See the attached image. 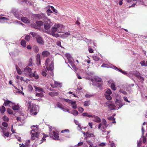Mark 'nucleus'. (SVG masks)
Masks as SVG:
<instances>
[{"label": "nucleus", "mask_w": 147, "mask_h": 147, "mask_svg": "<svg viewBox=\"0 0 147 147\" xmlns=\"http://www.w3.org/2000/svg\"><path fill=\"white\" fill-rule=\"evenodd\" d=\"M102 124H103L106 125H108L107 124V121L105 119H102Z\"/></svg>", "instance_id": "obj_52"}, {"label": "nucleus", "mask_w": 147, "mask_h": 147, "mask_svg": "<svg viewBox=\"0 0 147 147\" xmlns=\"http://www.w3.org/2000/svg\"><path fill=\"white\" fill-rule=\"evenodd\" d=\"M142 66H147V61H142L140 63Z\"/></svg>", "instance_id": "obj_28"}, {"label": "nucleus", "mask_w": 147, "mask_h": 147, "mask_svg": "<svg viewBox=\"0 0 147 147\" xmlns=\"http://www.w3.org/2000/svg\"><path fill=\"white\" fill-rule=\"evenodd\" d=\"M90 104V101H85L84 102V105L85 106H88Z\"/></svg>", "instance_id": "obj_38"}, {"label": "nucleus", "mask_w": 147, "mask_h": 147, "mask_svg": "<svg viewBox=\"0 0 147 147\" xmlns=\"http://www.w3.org/2000/svg\"><path fill=\"white\" fill-rule=\"evenodd\" d=\"M36 40L37 42L40 44H43L44 41L42 37L40 35L37 36L36 38Z\"/></svg>", "instance_id": "obj_11"}, {"label": "nucleus", "mask_w": 147, "mask_h": 147, "mask_svg": "<svg viewBox=\"0 0 147 147\" xmlns=\"http://www.w3.org/2000/svg\"><path fill=\"white\" fill-rule=\"evenodd\" d=\"M21 20L24 23H28L30 22V20L26 17H22L21 18Z\"/></svg>", "instance_id": "obj_16"}, {"label": "nucleus", "mask_w": 147, "mask_h": 147, "mask_svg": "<svg viewBox=\"0 0 147 147\" xmlns=\"http://www.w3.org/2000/svg\"><path fill=\"white\" fill-rule=\"evenodd\" d=\"M2 119L4 121H9V118L8 117L5 115L3 117Z\"/></svg>", "instance_id": "obj_29"}, {"label": "nucleus", "mask_w": 147, "mask_h": 147, "mask_svg": "<svg viewBox=\"0 0 147 147\" xmlns=\"http://www.w3.org/2000/svg\"><path fill=\"white\" fill-rule=\"evenodd\" d=\"M30 35H26L25 37V39L27 41H29L30 39Z\"/></svg>", "instance_id": "obj_48"}, {"label": "nucleus", "mask_w": 147, "mask_h": 147, "mask_svg": "<svg viewBox=\"0 0 147 147\" xmlns=\"http://www.w3.org/2000/svg\"><path fill=\"white\" fill-rule=\"evenodd\" d=\"M92 120L94 121L97 122H100L101 120L100 119L98 116L94 115Z\"/></svg>", "instance_id": "obj_15"}, {"label": "nucleus", "mask_w": 147, "mask_h": 147, "mask_svg": "<svg viewBox=\"0 0 147 147\" xmlns=\"http://www.w3.org/2000/svg\"><path fill=\"white\" fill-rule=\"evenodd\" d=\"M3 126L5 127H7L8 126V124L7 123L5 122H3L2 123Z\"/></svg>", "instance_id": "obj_49"}, {"label": "nucleus", "mask_w": 147, "mask_h": 147, "mask_svg": "<svg viewBox=\"0 0 147 147\" xmlns=\"http://www.w3.org/2000/svg\"><path fill=\"white\" fill-rule=\"evenodd\" d=\"M93 95L92 94H87L85 95V96L87 98H89L93 96Z\"/></svg>", "instance_id": "obj_47"}, {"label": "nucleus", "mask_w": 147, "mask_h": 147, "mask_svg": "<svg viewBox=\"0 0 147 147\" xmlns=\"http://www.w3.org/2000/svg\"><path fill=\"white\" fill-rule=\"evenodd\" d=\"M92 57L94 61H97L99 59V58L98 57H97L95 56H92Z\"/></svg>", "instance_id": "obj_45"}, {"label": "nucleus", "mask_w": 147, "mask_h": 147, "mask_svg": "<svg viewBox=\"0 0 147 147\" xmlns=\"http://www.w3.org/2000/svg\"><path fill=\"white\" fill-rule=\"evenodd\" d=\"M7 111L8 113L10 114H13L12 111L9 108H8L7 109Z\"/></svg>", "instance_id": "obj_42"}, {"label": "nucleus", "mask_w": 147, "mask_h": 147, "mask_svg": "<svg viewBox=\"0 0 147 147\" xmlns=\"http://www.w3.org/2000/svg\"><path fill=\"white\" fill-rule=\"evenodd\" d=\"M108 125H106L102 123L99 124L98 126V128L99 129L102 130V129H105L107 128Z\"/></svg>", "instance_id": "obj_12"}, {"label": "nucleus", "mask_w": 147, "mask_h": 147, "mask_svg": "<svg viewBox=\"0 0 147 147\" xmlns=\"http://www.w3.org/2000/svg\"><path fill=\"white\" fill-rule=\"evenodd\" d=\"M47 13H48V15L49 16L50 15V14H49V13H53V12L52 11H51L50 9H49L47 10Z\"/></svg>", "instance_id": "obj_57"}, {"label": "nucleus", "mask_w": 147, "mask_h": 147, "mask_svg": "<svg viewBox=\"0 0 147 147\" xmlns=\"http://www.w3.org/2000/svg\"><path fill=\"white\" fill-rule=\"evenodd\" d=\"M112 93V92L111 90L110 89H107L106 91L105 95H110Z\"/></svg>", "instance_id": "obj_31"}, {"label": "nucleus", "mask_w": 147, "mask_h": 147, "mask_svg": "<svg viewBox=\"0 0 147 147\" xmlns=\"http://www.w3.org/2000/svg\"><path fill=\"white\" fill-rule=\"evenodd\" d=\"M115 103L116 105L115 106L117 107V110L122 107L124 105V104L122 102L121 99H116Z\"/></svg>", "instance_id": "obj_8"}, {"label": "nucleus", "mask_w": 147, "mask_h": 147, "mask_svg": "<svg viewBox=\"0 0 147 147\" xmlns=\"http://www.w3.org/2000/svg\"><path fill=\"white\" fill-rule=\"evenodd\" d=\"M78 109L79 111L81 113L83 112L84 110V109L80 107H79L78 108Z\"/></svg>", "instance_id": "obj_51"}, {"label": "nucleus", "mask_w": 147, "mask_h": 147, "mask_svg": "<svg viewBox=\"0 0 147 147\" xmlns=\"http://www.w3.org/2000/svg\"><path fill=\"white\" fill-rule=\"evenodd\" d=\"M106 144L104 142H102L100 144H99L98 145L100 146H104Z\"/></svg>", "instance_id": "obj_54"}, {"label": "nucleus", "mask_w": 147, "mask_h": 147, "mask_svg": "<svg viewBox=\"0 0 147 147\" xmlns=\"http://www.w3.org/2000/svg\"><path fill=\"white\" fill-rule=\"evenodd\" d=\"M38 111V106L34 105H32L30 110V113L32 115H36L37 114Z\"/></svg>", "instance_id": "obj_7"}, {"label": "nucleus", "mask_w": 147, "mask_h": 147, "mask_svg": "<svg viewBox=\"0 0 147 147\" xmlns=\"http://www.w3.org/2000/svg\"><path fill=\"white\" fill-rule=\"evenodd\" d=\"M30 34L32 35L33 37H35L36 38L37 37V36H39V35L36 32H32L30 33Z\"/></svg>", "instance_id": "obj_26"}, {"label": "nucleus", "mask_w": 147, "mask_h": 147, "mask_svg": "<svg viewBox=\"0 0 147 147\" xmlns=\"http://www.w3.org/2000/svg\"><path fill=\"white\" fill-rule=\"evenodd\" d=\"M16 69L18 74L21 75L22 74V71L21 70L20 68L17 66H16Z\"/></svg>", "instance_id": "obj_21"}, {"label": "nucleus", "mask_w": 147, "mask_h": 147, "mask_svg": "<svg viewBox=\"0 0 147 147\" xmlns=\"http://www.w3.org/2000/svg\"><path fill=\"white\" fill-rule=\"evenodd\" d=\"M28 90L29 91L31 92L32 91V90H33L32 87L30 85H28Z\"/></svg>", "instance_id": "obj_41"}, {"label": "nucleus", "mask_w": 147, "mask_h": 147, "mask_svg": "<svg viewBox=\"0 0 147 147\" xmlns=\"http://www.w3.org/2000/svg\"><path fill=\"white\" fill-rule=\"evenodd\" d=\"M21 45L24 47H26V42L25 40H22L21 42Z\"/></svg>", "instance_id": "obj_36"}, {"label": "nucleus", "mask_w": 147, "mask_h": 147, "mask_svg": "<svg viewBox=\"0 0 147 147\" xmlns=\"http://www.w3.org/2000/svg\"><path fill=\"white\" fill-rule=\"evenodd\" d=\"M70 35V33H69L67 32H66L65 33L61 35V37H62L63 38H66V37H68V36H69Z\"/></svg>", "instance_id": "obj_20"}, {"label": "nucleus", "mask_w": 147, "mask_h": 147, "mask_svg": "<svg viewBox=\"0 0 147 147\" xmlns=\"http://www.w3.org/2000/svg\"><path fill=\"white\" fill-rule=\"evenodd\" d=\"M111 88L114 90H116L115 86V83H112V84L111 86Z\"/></svg>", "instance_id": "obj_40"}, {"label": "nucleus", "mask_w": 147, "mask_h": 147, "mask_svg": "<svg viewBox=\"0 0 147 147\" xmlns=\"http://www.w3.org/2000/svg\"><path fill=\"white\" fill-rule=\"evenodd\" d=\"M70 113L75 115H77L78 114V112L75 110H72Z\"/></svg>", "instance_id": "obj_25"}, {"label": "nucleus", "mask_w": 147, "mask_h": 147, "mask_svg": "<svg viewBox=\"0 0 147 147\" xmlns=\"http://www.w3.org/2000/svg\"><path fill=\"white\" fill-rule=\"evenodd\" d=\"M34 49L35 52L36 53H37L38 51V47L36 46H34Z\"/></svg>", "instance_id": "obj_46"}, {"label": "nucleus", "mask_w": 147, "mask_h": 147, "mask_svg": "<svg viewBox=\"0 0 147 147\" xmlns=\"http://www.w3.org/2000/svg\"><path fill=\"white\" fill-rule=\"evenodd\" d=\"M20 147H28V145L27 144L26 145L25 144H22L20 146Z\"/></svg>", "instance_id": "obj_59"}, {"label": "nucleus", "mask_w": 147, "mask_h": 147, "mask_svg": "<svg viewBox=\"0 0 147 147\" xmlns=\"http://www.w3.org/2000/svg\"><path fill=\"white\" fill-rule=\"evenodd\" d=\"M57 44L58 46L61 47V42L59 41H58L57 42Z\"/></svg>", "instance_id": "obj_58"}, {"label": "nucleus", "mask_w": 147, "mask_h": 147, "mask_svg": "<svg viewBox=\"0 0 147 147\" xmlns=\"http://www.w3.org/2000/svg\"><path fill=\"white\" fill-rule=\"evenodd\" d=\"M119 91L121 93L123 94L124 95H126L127 94V92L122 89H120L119 90Z\"/></svg>", "instance_id": "obj_43"}, {"label": "nucleus", "mask_w": 147, "mask_h": 147, "mask_svg": "<svg viewBox=\"0 0 147 147\" xmlns=\"http://www.w3.org/2000/svg\"><path fill=\"white\" fill-rule=\"evenodd\" d=\"M69 132V130L68 129H66L62 130L61 131V133H64L65 132Z\"/></svg>", "instance_id": "obj_53"}, {"label": "nucleus", "mask_w": 147, "mask_h": 147, "mask_svg": "<svg viewBox=\"0 0 147 147\" xmlns=\"http://www.w3.org/2000/svg\"><path fill=\"white\" fill-rule=\"evenodd\" d=\"M138 78L141 81H143L144 80L143 78L140 76Z\"/></svg>", "instance_id": "obj_56"}, {"label": "nucleus", "mask_w": 147, "mask_h": 147, "mask_svg": "<svg viewBox=\"0 0 147 147\" xmlns=\"http://www.w3.org/2000/svg\"><path fill=\"white\" fill-rule=\"evenodd\" d=\"M56 105L57 107L61 109L63 107L62 105L59 102H57V104Z\"/></svg>", "instance_id": "obj_37"}, {"label": "nucleus", "mask_w": 147, "mask_h": 147, "mask_svg": "<svg viewBox=\"0 0 147 147\" xmlns=\"http://www.w3.org/2000/svg\"><path fill=\"white\" fill-rule=\"evenodd\" d=\"M36 17L44 21V28L46 30L50 29L51 27L53 25V23L50 20L47 18L43 13L37 14L36 15Z\"/></svg>", "instance_id": "obj_3"}, {"label": "nucleus", "mask_w": 147, "mask_h": 147, "mask_svg": "<svg viewBox=\"0 0 147 147\" xmlns=\"http://www.w3.org/2000/svg\"><path fill=\"white\" fill-rule=\"evenodd\" d=\"M36 94L37 96L42 97L43 96V94L42 92L37 93Z\"/></svg>", "instance_id": "obj_32"}, {"label": "nucleus", "mask_w": 147, "mask_h": 147, "mask_svg": "<svg viewBox=\"0 0 147 147\" xmlns=\"http://www.w3.org/2000/svg\"><path fill=\"white\" fill-rule=\"evenodd\" d=\"M64 28V26L62 24H55L52 27L51 31H47V33L57 38L59 36L58 33L61 32Z\"/></svg>", "instance_id": "obj_2"}, {"label": "nucleus", "mask_w": 147, "mask_h": 147, "mask_svg": "<svg viewBox=\"0 0 147 147\" xmlns=\"http://www.w3.org/2000/svg\"><path fill=\"white\" fill-rule=\"evenodd\" d=\"M14 105V103L12 102L9 101L8 100H5V102L3 104V105L5 106H9L10 107H11L12 109L14 110H17L19 109L20 107L19 105L18 104L17 105Z\"/></svg>", "instance_id": "obj_4"}, {"label": "nucleus", "mask_w": 147, "mask_h": 147, "mask_svg": "<svg viewBox=\"0 0 147 147\" xmlns=\"http://www.w3.org/2000/svg\"><path fill=\"white\" fill-rule=\"evenodd\" d=\"M94 80L97 82H100L101 81V79L98 77H95L94 78Z\"/></svg>", "instance_id": "obj_30"}, {"label": "nucleus", "mask_w": 147, "mask_h": 147, "mask_svg": "<svg viewBox=\"0 0 147 147\" xmlns=\"http://www.w3.org/2000/svg\"><path fill=\"white\" fill-rule=\"evenodd\" d=\"M35 88L36 89V91H38V92H44L43 90V89L42 88L38 87H35Z\"/></svg>", "instance_id": "obj_24"}, {"label": "nucleus", "mask_w": 147, "mask_h": 147, "mask_svg": "<svg viewBox=\"0 0 147 147\" xmlns=\"http://www.w3.org/2000/svg\"><path fill=\"white\" fill-rule=\"evenodd\" d=\"M49 55V52L47 51H44L42 53V55L44 57H47Z\"/></svg>", "instance_id": "obj_18"}, {"label": "nucleus", "mask_w": 147, "mask_h": 147, "mask_svg": "<svg viewBox=\"0 0 147 147\" xmlns=\"http://www.w3.org/2000/svg\"><path fill=\"white\" fill-rule=\"evenodd\" d=\"M14 16L18 19H20L21 18V15L18 11L15 12L13 13Z\"/></svg>", "instance_id": "obj_19"}, {"label": "nucleus", "mask_w": 147, "mask_h": 147, "mask_svg": "<svg viewBox=\"0 0 147 147\" xmlns=\"http://www.w3.org/2000/svg\"><path fill=\"white\" fill-rule=\"evenodd\" d=\"M76 101L75 103H73V105H71L72 106V108H73V109H76L77 108V105L76 104Z\"/></svg>", "instance_id": "obj_44"}, {"label": "nucleus", "mask_w": 147, "mask_h": 147, "mask_svg": "<svg viewBox=\"0 0 147 147\" xmlns=\"http://www.w3.org/2000/svg\"><path fill=\"white\" fill-rule=\"evenodd\" d=\"M24 73L26 75H28L30 77H32L34 75V73L32 72V69L28 66H27L24 69Z\"/></svg>", "instance_id": "obj_6"}, {"label": "nucleus", "mask_w": 147, "mask_h": 147, "mask_svg": "<svg viewBox=\"0 0 147 147\" xmlns=\"http://www.w3.org/2000/svg\"><path fill=\"white\" fill-rule=\"evenodd\" d=\"M108 119L110 120H112V123H116V122L115 121V119L113 117H111L108 118Z\"/></svg>", "instance_id": "obj_35"}, {"label": "nucleus", "mask_w": 147, "mask_h": 147, "mask_svg": "<svg viewBox=\"0 0 147 147\" xmlns=\"http://www.w3.org/2000/svg\"><path fill=\"white\" fill-rule=\"evenodd\" d=\"M65 56L68 59L69 63L73 61L74 60L73 58L71 57V55L69 54H66Z\"/></svg>", "instance_id": "obj_14"}, {"label": "nucleus", "mask_w": 147, "mask_h": 147, "mask_svg": "<svg viewBox=\"0 0 147 147\" xmlns=\"http://www.w3.org/2000/svg\"><path fill=\"white\" fill-rule=\"evenodd\" d=\"M123 99L124 100H125V101H127L128 102H130V101H129L128 100L127 97H126V96L124 97Z\"/></svg>", "instance_id": "obj_61"}, {"label": "nucleus", "mask_w": 147, "mask_h": 147, "mask_svg": "<svg viewBox=\"0 0 147 147\" xmlns=\"http://www.w3.org/2000/svg\"><path fill=\"white\" fill-rule=\"evenodd\" d=\"M36 59L37 61V64L38 65H39L40 64L41 59L40 58V55L39 54H38L36 56Z\"/></svg>", "instance_id": "obj_13"}, {"label": "nucleus", "mask_w": 147, "mask_h": 147, "mask_svg": "<svg viewBox=\"0 0 147 147\" xmlns=\"http://www.w3.org/2000/svg\"><path fill=\"white\" fill-rule=\"evenodd\" d=\"M9 135V132H7L4 134V135L6 137H8Z\"/></svg>", "instance_id": "obj_60"}, {"label": "nucleus", "mask_w": 147, "mask_h": 147, "mask_svg": "<svg viewBox=\"0 0 147 147\" xmlns=\"http://www.w3.org/2000/svg\"><path fill=\"white\" fill-rule=\"evenodd\" d=\"M49 135L51 137L55 140L58 139L59 137L58 134L54 131L51 132L49 134Z\"/></svg>", "instance_id": "obj_9"}, {"label": "nucleus", "mask_w": 147, "mask_h": 147, "mask_svg": "<svg viewBox=\"0 0 147 147\" xmlns=\"http://www.w3.org/2000/svg\"><path fill=\"white\" fill-rule=\"evenodd\" d=\"M50 8H51V9H52L54 12H55L56 13H57V11L56 9H55L53 7L51 6L50 7Z\"/></svg>", "instance_id": "obj_50"}, {"label": "nucleus", "mask_w": 147, "mask_h": 147, "mask_svg": "<svg viewBox=\"0 0 147 147\" xmlns=\"http://www.w3.org/2000/svg\"><path fill=\"white\" fill-rule=\"evenodd\" d=\"M106 104L108 105V106L110 110H113L114 109L117 110V107L114 105L112 103H111L109 102H108L106 103Z\"/></svg>", "instance_id": "obj_10"}, {"label": "nucleus", "mask_w": 147, "mask_h": 147, "mask_svg": "<svg viewBox=\"0 0 147 147\" xmlns=\"http://www.w3.org/2000/svg\"><path fill=\"white\" fill-rule=\"evenodd\" d=\"M114 68L115 69H117V70L119 71H120L121 72L122 74H124L127 75V73L125 72V71H122V70L121 69H118L116 67H114Z\"/></svg>", "instance_id": "obj_27"}, {"label": "nucleus", "mask_w": 147, "mask_h": 147, "mask_svg": "<svg viewBox=\"0 0 147 147\" xmlns=\"http://www.w3.org/2000/svg\"><path fill=\"white\" fill-rule=\"evenodd\" d=\"M53 59L52 57L48 58L45 61V66L46 68L45 71L42 72V74L44 76H53V70L54 69Z\"/></svg>", "instance_id": "obj_1"}, {"label": "nucleus", "mask_w": 147, "mask_h": 147, "mask_svg": "<svg viewBox=\"0 0 147 147\" xmlns=\"http://www.w3.org/2000/svg\"><path fill=\"white\" fill-rule=\"evenodd\" d=\"M37 25L38 26H41L43 24V22L41 21H37L36 22Z\"/></svg>", "instance_id": "obj_33"}, {"label": "nucleus", "mask_w": 147, "mask_h": 147, "mask_svg": "<svg viewBox=\"0 0 147 147\" xmlns=\"http://www.w3.org/2000/svg\"><path fill=\"white\" fill-rule=\"evenodd\" d=\"M31 139L32 140H37L39 137V134L37 132L36 129H32L30 132Z\"/></svg>", "instance_id": "obj_5"}, {"label": "nucleus", "mask_w": 147, "mask_h": 147, "mask_svg": "<svg viewBox=\"0 0 147 147\" xmlns=\"http://www.w3.org/2000/svg\"><path fill=\"white\" fill-rule=\"evenodd\" d=\"M105 98L107 99L108 100H110L112 98L111 96L110 95H105Z\"/></svg>", "instance_id": "obj_34"}, {"label": "nucleus", "mask_w": 147, "mask_h": 147, "mask_svg": "<svg viewBox=\"0 0 147 147\" xmlns=\"http://www.w3.org/2000/svg\"><path fill=\"white\" fill-rule=\"evenodd\" d=\"M55 86H53L52 85H51V86L53 88H54L55 87H59L60 88L62 86V84L61 83H59L57 81H55Z\"/></svg>", "instance_id": "obj_17"}, {"label": "nucleus", "mask_w": 147, "mask_h": 147, "mask_svg": "<svg viewBox=\"0 0 147 147\" xmlns=\"http://www.w3.org/2000/svg\"><path fill=\"white\" fill-rule=\"evenodd\" d=\"M65 101L69 104H71V105H73L74 103H76V101H72L71 100H70L69 99H65Z\"/></svg>", "instance_id": "obj_22"}, {"label": "nucleus", "mask_w": 147, "mask_h": 147, "mask_svg": "<svg viewBox=\"0 0 147 147\" xmlns=\"http://www.w3.org/2000/svg\"><path fill=\"white\" fill-rule=\"evenodd\" d=\"M88 113H84L82 114V115L83 116H87L88 117Z\"/></svg>", "instance_id": "obj_63"}, {"label": "nucleus", "mask_w": 147, "mask_h": 147, "mask_svg": "<svg viewBox=\"0 0 147 147\" xmlns=\"http://www.w3.org/2000/svg\"><path fill=\"white\" fill-rule=\"evenodd\" d=\"M143 142L144 143H145L146 142V138L145 137L143 136Z\"/></svg>", "instance_id": "obj_64"}, {"label": "nucleus", "mask_w": 147, "mask_h": 147, "mask_svg": "<svg viewBox=\"0 0 147 147\" xmlns=\"http://www.w3.org/2000/svg\"><path fill=\"white\" fill-rule=\"evenodd\" d=\"M69 63L72 67L73 69H74V70H76V66L73 63V61H72L71 62Z\"/></svg>", "instance_id": "obj_39"}, {"label": "nucleus", "mask_w": 147, "mask_h": 147, "mask_svg": "<svg viewBox=\"0 0 147 147\" xmlns=\"http://www.w3.org/2000/svg\"><path fill=\"white\" fill-rule=\"evenodd\" d=\"M5 110V108L3 106H1L0 108V111L1 113H4Z\"/></svg>", "instance_id": "obj_23"}, {"label": "nucleus", "mask_w": 147, "mask_h": 147, "mask_svg": "<svg viewBox=\"0 0 147 147\" xmlns=\"http://www.w3.org/2000/svg\"><path fill=\"white\" fill-rule=\"evenodd\" d=\"M30 143V140H27L26 142L25 143L26 145L27 144L28 145V147L29 145V144Z\"/></svg>", "instance_id": "obj_62"}, {"label": "nucleus", "mask_w": 147, "mask_h": 147, "mask_svg": "<svg viewBox=\"0 0 147 147\" xmlns=\"http://www.w3.org/2000/svg\"><path fill=\"white\" fill-rule=\"evenodd\" d=\"M88 144L90 145L89 147H92L93 146V144L92 142H88Z\"/></svg>", "instance_id": "obj_55"}]
</instances>
